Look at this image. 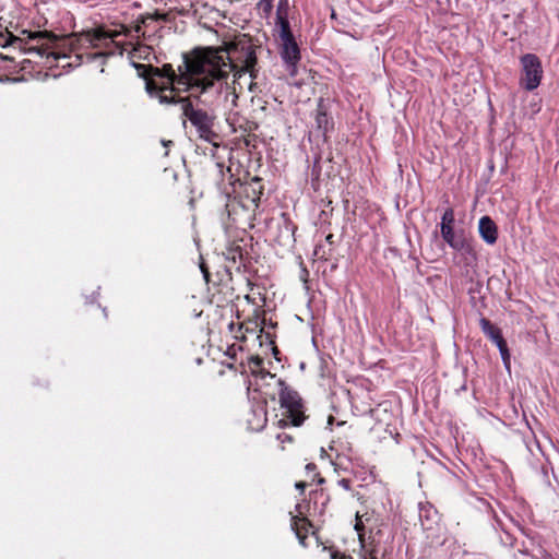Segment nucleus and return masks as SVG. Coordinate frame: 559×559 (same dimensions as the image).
Instances as JSON below:
<instances>
[{"mask_svg": "<svg viewBox=\"0 0 559 559\" xmlns=\"http://www.w3.org/2000/svg\"><path fill=\"white\" fill-rule=\"evenodd\" d=\"M198 62L190 71V79L182 78L179 83L188 96L178 97L177 104L181 105L182 116L195 128L200 139L215 143L218 134L214 131L216 115L214 107L217 106L224 95V100L228 102L230 94V84L227 83V70L229 66L224 67L216 73L209 70L211 66Z\"/></svg>", "mask_w": 559, "mask_h": 559, "instance_id": "nucleus-1", "label": "nucleus"}, {"mask_svg": "<svg viewBox=\"0 0 559 559\" xmlns=\"http://www.w3.org/2000/svg\"><path fill=\"white\" fill-rule=\"evenodd\" d=\"M205 61L211 66L209 70L216 73L224 67L222 59L216 56L214 50H202L195 48L190 55H183L182 64L178 67V73L169 63L164 64L162 68L151 67V78L145 81V90L151 97H155L163 105H176L178 97L177 93L186 92L185 84L179 83L181 76L190 79V71L198 62Z\"/></svg>", "mask_w": 559, "mask_h": 559, "instance_id": "nucleus-2", "label": "nucleus"}, {"mask_svg": "<svg viewBox=\"0 0 559 559\" xmlns=\"http://www.w3.org/2000/svg\"><path fill=\"white\" fill-rule=\"evenodd\" d=\"M202 50H214L216 56L219 57L230 70H227V81L233 73L234 80L230 85V105L231 107L237 106L238 93L243 88L242 79L248 73L249 81L245 82L250 92H255L257 84L253 80L257 78V55L254 47L243 36L233 43L226 44L224 47H205Z\"/></svg>", "mask_w": 559, "mask_h": 559, "instance_id": "nucleus-3", "label": "nucleus"}, {"mask_svg": "<svg viewBox=\"0 0 559 559\" xmlns=\"http://www.w3.org/2000/svg\"><path fill=\"white\" fill-rule=\"evenodd\" d=\"M249 366L253 377L255 378L257 390L262 391L264 385H271V381L275 383L278 391L280 404L283 409V418L280 423L285 425L300 426L305 416V406L299 393L290 388L286 382L275 374L263 368V359L259 356L251 357Z\"/></svg>", "mask_w": 559, "mask_h": 559, "instance_id": "nucleus-4", "label": "nucleus"}, {"mask_svg": "<svg viewBox=\"0 0 559 559\" xmlns=\"http://www.w3.org/2000/svg\"><path fill=\"white\" fill-rule=\"evenodd\" d=\"M22 36H14L11 33L5 35L0 34V46H17L21 50L27 53L35 52L40 57L60 58L59 53L55 50L58 36L47 31H27L21 32Z\"/></svg>", "mask_w": 559, "mask_h": 559, "instance_id": "nucleus-5", "label": "nucleus"}, {"mask_svg": "<svg viewBox=\"0 0 559 559\" xmlns=\"http://www.w3.org/2000/svg\"><path fill=\"white\" fill-rule=\"evenodd\" d=\"M521 78L520 86L532 92L536 90L543 80L544 70L539 57L535 53H525L520 58Z\"/></svg>", "mask_w": 559, "mask_h": 559, "instance_id": "nucleus-6", "label": "nucleus"}, {"mask_svg": "<svg viewBox=\"0 0 559 559\" xmlns=\"http://www.w3.org/2000/svg\"><path fill=\"white\" fill-rule=\"evenodd\" d=\"M280 38L282 41L281 58L286 64V70L290 76L297 75V64L300 61V49L290 31L280 29Z\"/></svg>", "mask_w": 559, "mask_h": 559, "instance_id": "nucleus-7", "label": "nucleus"}, {"mask_svg": "<svg viewBox=\"0 0 559 559\" xmlns=\"http://www.w3.org/2000/svg\"><path fill=\"white\" fill-rule=\"evenodd\" d=\"M119 34V32H110L104 28H96L83 33L80 37V43L86 47L108 49L111 45L118 47L115 38Z\"/></svg>", "mask_w": 559, "mask_h": 559, "instance_id": "nucleus-8", "label": "nucleus"}, {"mask_svg": "<svg viewBox=\"0 0 559 559\" xmlns=\"http://www.w3.org/2000/svg\"><path fill=\"white\" fill-rule=\"evenodd\" d=\"M440 233L444 242L453 250L467 253L472 251L471 242L466 238L463 229L454 230V227L444 228V226H442Z\"/></svg>", "mask_w": 559, "mask_h": 559, "instance_id": "nucleus-9", "label": "nucleus"}, {"mask_svg": "<svg viewBox=\"0 0 559 559\" xmlns=\"http://www.w3.org/2000/svg\"><path fill=\"white\" fill-rule=\"evenodd\" d=\"M159 20H164L160 15H146L143 16L140 24H136L132 29H124V35L131 38L143 37L145 39H150L155 35V31L157 28V23Z\"/></svg>", "mask_w": 559, "mask_h": 559, "instance_id": "nucleus-10", "label": "nucleus"}, {"mask_svg": "<svg viewBox=\"0 0 559 559\" xmlns=\"http://www.w3.org/2000/svg\"><path fill=\"white\" fill-rule=\"evenodd\" d=\"M314 120L318 131L324 136L334 128L333 118L329 115L323 99H320L318 103Z\"/></svg>", "mask_w": 559, "mask_h": 559, "instance_id": "nucleus-11", "label": "nucleus"}, {"mask_svg": "<svg viewBox=\"0 0 559 559\" xmlns=\"http://www.w3.org/2000/svg\"><path fill=\"white\" fill-rule=\"evenodd\" d=\"M418 516L424 530H431L439 521V513L430 502L418 503Z\"/></svg>", "mask_w": 559, "mask_h": 559, "instance_id": "nucleus-12", "label": "nucleus"}, {"mask_svg": "<svg viewBox=\"0 0 559 559\" xmlns=\"http://www.w3.org/2000/svg\"><path fill=\"white\" fill-rule=\"evenodd\" d=\"M479 235L488 245H495L498 239V227L489 216H483L478 223Z\"/></svg>", "mask_w": 559, "mask_h": 559, "instance_id": "nucleus-13", "label": "nucleus"}, {"mask_svg": "<svg viewBox=\"0 0 559 559\" xmlns=\"http://www.w3.org/2000/svg\"><path fill=\"white\" fill-rule=\"evenodd\" d=\"M278 242L281 245H293L296 241L295 231L297 227L285 214H283L282 222L278 223Z\"/></svg>", "mask_w": 559, "mask_h": 559, "instance_id": "nucleus-14", "label": "nucleus"}, {"mask_svg": "<svg viewBox=\"0 0 559 559\" xmlns=\"http://www.w3.org/2000/svg\"><path fill=\"white\" fill-rule=\"evenodd\" d=\"M479 325L483 333L496 345L506 341L502 336L501 330L495 326L488 319L480 318Z\"/></svg>", "mask_w": 559, "mask_h": 559, "instance_id": "nucleus-15", "label": "nucleus"}, {"mask_svg": "<svg viewBox=\"0 0 559 559\" xmlns=\"http://www.w3.org/2000/svg\"><path fill=\"white\" fill-rule=\"evenodd\" d=\"M288 10H289L288 0H278L277 9H276V24L280 26V29L290 28L289 21H288Z\"/></svg>", "mask_w": 559, "mask_h": 559, "instance_id": "nucleus-16", "label": "nucleus"}, {"mask_svg": "<svg viewBox=\"0 0 559 559\" xmlns=\"http://www.w3.org/2000/svg\"><path fill=\"white\" fill-rule=\"evenodd\" d=\"M308 526H310V523L306 519L292 518V528L302 545H305V539L307 538Z\"/></svg>", "mask_w": 559, "mask_h": 559, "instance_id": "nucleus-17", "label": "nucleus"}, {"mask_svg": "<svg viewBox=\"0 0 559 559\" xmlns=\"http://www.w3.org/2000/svg\"><path fill=\"white\" fill-rule=\"evenodd\" d=\"M253 415L258 418V423L254 425L252 423V420L248 419V424H249L251 429L260 430L261 428H263V426L265 425V423L267 420L266 419V413L263 409V407H259L258 409L253 411Z\"/></svg>", "mask_w": 559, "mask_h": 559, "instance_id": "nucleus-18", "label": "nucleus"}, {"mask_svg": "<svg viewBox=\"0 0 559 559\" xmlns=\"http://www.w3.org/2000/svg\"><path fill=\"white\" fill-rule=\"evenodd\" d=\"M454 222H455V215H454L453 209L452 207L445 209V211L443 212L442 217H441L440 229H442V226H444V228L454 227Z\"/></svg>", "mask_w": 559, "mask_h": 559, "instance_id": "nucleus-19", "label": "nucleus"}, {"mask_svg": "<svg viewBox=\"0 0 559 559\" xmlns=\"http://www.w3.org/2000/svg\"><path fill=\"white\" fill-rule=\"evenodd\" d=\"M257 9L261 16L267 19L273 10V0H259L257 3Z\"/></svg>", "mask_w": 559, "mask_h": 559, "instance_id": "nucleus-20", "label": "nucleus"}, {"mask_svg": "<svg viewBox=\"0 0 559 559\" xmlns=\"http://www.w3.org/2000/svg\"><path fill=\"white\" fill-rule=\"evenodd\" d=\"M368 551V558L364 559H389L386 557V550L380 551L379 547L377 545L370 544V547L367 549Z\"/></svg>", "mask_w": 559, "mask_h": 559, "instance_id": "nucleus-21", "label": "nucleus"}, {"mask_svg": "<svg viewBox=\"0 0 559 559\" xmlns=\"http://www.w3.org/2000/svg\"><path fill=\"white\" fill-rule=\"evenodd\" d=\"M355 530L358 533L359 542L362 547H365V525L362 523L361 516L357 513L356 514V523H355Z\"/></svg>", "mask_w": 559, "mask_h": 559, "instance_id": "nucleus-22", "label": "nucleus"}, {"mask_svg": "<svg viewBox=\"0 0 559 559\" xmlns=\"http://www.w3.org/2000/svg\"><path fill=\"white\" fill-rule=\"evenodd\" d=\"M497 347L500 352L501 358H502L506 367L509 368L510 354H509L507 342L506 341L501 342L500 344L497 345Z\"/></svg>", "mask_w": 559, "mask_h": 559, "instance_id": "nucleus-23", "label": "nucleus"}, {"mask_svg": "<svg viewBox=\"0 0 559 559\" xmlns=\"http://www.w3.org/2000/svg\"><path fill=\"white\" fill-rule=\"evenodd\" d=\"M314 255L318 258V259H323V260H328V253L324 249V246L320 245V246H317L316 249H314Z\"/></svg>", "mask_w": 559, "mask_h": 559, "instance_id": "nucleus-24", "label": "nucleus"}, {"mask_svg": "<svg viewBox=\"0 0 559 559\" xmlns=\"http://www.w3.org/2000/svg\"><path fill=\"white\" fill-rule=\"evenodd\" d=\"M338 486H341L345 490H350V480L347 478H342L337 481Z\"/></svg>", "mask_w": 559, "mask_h": 559, "instance_id": "nucleus-25", "label": "nucleus"}, {"mask_svg": "<svg viewBox=\"0 0 559 559\" xmlns=\"http://www.w3.org/2000/svg\"><path fill=\"white\" fill-rule=\"evenodd\" d=\"M200 269H201V272H202V274H203L204 280H205L206 282H209V281H210V272H209L207 267L205 266V264H204V263H201V264H200Z\"/></svg>", "mask_w": 559, "mask_h": 559, "instance_id": "nucleus-26", "label": "nucleus"}, {"mask_svg": "<svg viewBox=\"0 0 559 559\" xmlns=\"http://www.w3.org/2000/svg\"><path fill=\"white\" fill-rule=\"evenodd\" d=\"M331 559H353L350 556H346L344 554H340L337 551H334L331 554Z\"/></svg>", "mask_w": 559, "mask_h": 559, "instance_id": "nucleus-27", "label": "nucleus"}, {"mask_svg": "<svg viewBox=\"0 0 559 559\" xmlns=\"http://www.w3.org/2000/svg\"><path fill=\"white\" fill-rule=\"evenodd\" d=\"M147 50H148L147 46H143L140 44H136V46L133 48V51L140 52L139 57H141V52H147Z\"/></svg>", "mask_w": 559, "mask_h": 559, "instance_id": "nucleus-28", "label": "nucleus"}, {"mask_svg": "<svg viewBox=\"0 0 559 559\" xmlns=\"http://www.w3.org/2000/svg\"><path fill=\"white\" fill-rule=\"evenodd\" d=\"M277 439H278L281 442H286V441L292 442V440H293V439H292V437H290V436H288V435H286V433H280V435H277Z\"/></svg>", "mask_w": 559, "mask_h": 559, "instance_id": "nucleus-29", "label": "nucleus"}, {"mask_svg": "<svg viewBox=\"0 0 559 559\" xmlns=\"http://www.w3.org/2000/svg\"><path fill=\"white\" fill-rule=\"evenodd\" d=\"M236 253L239 255V258L241 259L242 257V252H241V248L240 247H237L235 250H233V259L235 260L236 259Z\"/></svg>", "mask_w": 559, "mask_h": 559, "instance_id": "nucleus-30", "label": "nucleus"}, {"mask_svg": "<svg viewBox=\"0 0 559 559\" xmlns=\"http://www.w3.org/2000/svg\"><path fill=\"white\" fill-rule=\"evenodd\" d=\"M306 468L308 472H316L317 466L313 463H309V464H307Z\"/></svg>", "mask_w": 559, "mask_h": 559, "instance_id": "nucleus-31", "label": "nucleus"}, {"mask_svg": "<svg viewBox=\"0 0 559 559\" xmlns=\"http://www.w3.org/2000/svg\"><path fill=\"white\" fill-rule=\"evenodd\" d=\"M112 53H114V50H106V51L96 53L95 57H97V56H107V55H112Z\"/></svg>", "mask_w": 559, "mask_h": 559, "instance_id": "nucleus-32", "label": "nucleus"}, {"mask_svg": "<svg viewBox=\"0 0 559 559\" xmlns=\"http://www.w3.org/2000/svg\"><path fill=\"white\" fill-rule=\"evenodd\" d=\"M305 487H306V484H305V483H297V484H296V488H297V489H299V490H301V491L305 489Z\"/></svg>", "mask_w": 559, "mask_h": 559, "instance_id": "nucleus-33", "label": "nucleus"}, {"mask_svg": "<svg viewBox=\"0 0 559 559\" xmlns=\"http://www.w3.org/2000/svg\"><path fill=\"white\" fill-rule=\"evenodd\" d=\"M325 240L332 245L333 243V235L332 234H329L326 237H325Z\"/></svg>", "mask_w": 559, "mask_h": 559, "instance_id": "nucleus-34", "label": "nucleus"}, {"mask_svg": "<svg viewBox=\"0 0 559 559\" xmlns=\"http://www.w3.org/2000/svg\"><path fill=\"white\" fill-rule=\"evenodd\" d=\"M257 200H260V195H258L257 198H253V202H255Z\"/></svg>", "mask_w": 559, "mask_h": 559, "instance_id": "nucleus-35", "label": "nucleus"}, {"mask_svg": "<svg viewBox=\"0 0 559 559\" xmlns=\"http://www.w3.org/2000/svg\"><path fill=\"white\" fill-rule=\"evenodd\" d=\"M168 143H171V141H168V142L163 141V145H167Z\"/></svg>", "mask_w": 559, "mask_h": 559, "instance_id": "nucleus-36", "label": "nucleus"}, {"mask_svg": "<svg viewBox=\"0 0 559 559\" xmlns=\"http://www.w3.org/2000/svg\"><path fill=\"white\" fill-rule=\"evenodd\" d=\"M322 483H324V478L319 479V484H322Z\"/></svg>", "mask_w": 559, "mask_h": 559, "instance_id": "nucleus-37", "label": "nucleus"}]
</instances>
